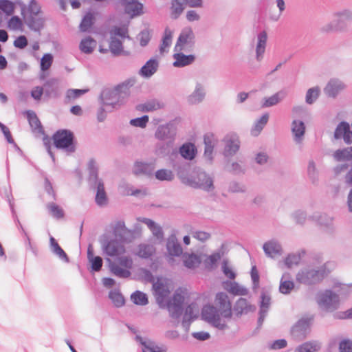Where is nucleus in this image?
I'll list each match as a JSON object with an SVG mask.
<instances>
[{"label":"nucleus","instance_id":"obj_39","mask_svg":"<svg viewBox=\"0 0 352 352\" xmlns=\"http://www.w3.org/2000/svg\"><path fill=\"white\" fill-rule=\"evenodd\" d=\"M91 186L97 188L95 199L96 203L100 206L106 204L107 201V198L103 182H99L98 183L91 185Z\"/></svg>","mask_w":352,"mask_h":352},{"label":"nucleus","instance_id":"obj_46","mask_svg":"<svg viewBox=\"0 0 352 352\" xmlns=\"http://www.w3.org/2000/svg\"><path fill=\"white\" fill-rule=\"evenodd\" d=\"M305 254V251L302 250L298 253L289 254L285 258L284 263L288 267L290 268L293 265H297L300 262L302 256Z\"/></svg>","mask_w":352,"mask_h":352},{"label":"nucleus","instance_id":"obj_40","mask_svg":"<svg viewBox=\"0 0 352 352\" xmlns=\"http://www.w3.org/2000/svg\"><path fill=\"white\" fill-rule=\"evenodd\" d=\"M194 319L195 317L193 316V307L192 305H189L185 309L182 321V326L186 333L188 332L190 324L194 320Z\"/></svg>","mask_w":352,"mask_h":352},{"label":"nucleus","instance_id":"obj_23","mask_svg":"<svg viewBox=\"0 0 352 352\" xmlns=\"http://www.w3.org/2000/svg\"><path fill=\"white\" fill-rule=\"evenodd\" d=\"M113 234L121 242L130 241L131 232L129 230L123 221H118L113 228Z\"/></svg>","mask_w":352,"mask_h":352},{"label":"nucleus","instance_id":"obj_37","mask_svg":"<svg viewBox=\"0 0 352 352\" xmlns=\"http://www.w3.org/2000/svg\"><path fill=\"white\" fill-rule=\"evenodd\" d=\"M50 243L52 252L56 255L60 260L65 261V263H69V258L67 254L53 236H50Z\"/></svg>","mask_w":352,"mask_h":352},{"label":"nucleus","instance_id":"obj_58","mask_svg":"<svg viewBox=\"0 0 352 352\" xmlns=\"http://www.w3.org/2000/svg\"><path fill=\"white\" fill-rule=\"evenodd\" d=\"M54 57L53 55L50 53L44 54L40 61V68L41 72H46L48 70L52 63H53Z\"/></svg>","mask_w":352,"mask_h":352},{"label":"nucleus","instance_id":"obj_33","mask_svg":"<svg viewBox=\"0 0 352 352\" xmlns=\"http://www.w3.org/2000/svg\"><path fill=\"white\" fill-rule=\"evenodd\" d=\"M223 288L233 295L245 296L248 294V289L240 286L236 282L229 280L223 283Z\"/></svg>","mask_w":352,"mask_h":352},{"label":"nucleus","instance_id":"obj_7","mask_svg":"<svg viewBox=\"0 0 352 352\" xmlns=\"http://www.w3.org/2000/svg\"><path fill=\"white\" fill-rule=\"evenodd\" d=\"M219 309L211 305H204L201 311L202 318L219 330H225L228 328L226 321L219 316Z\"/></svg>","mask_w":352,"mask_h":352},{"label":"nucleus","instance_id":"obj_3","mask_svg":"<svg viewBox=\"0 0 352 352\" xmlns=\"http://www.w3.org/2000/svg\"><path fill=\"white\" fill-rule=\"evenodd\" d=\"M328 273L325 265L317 269L305 267L296 274V280L301 284L312 285L322 280Z\"/></svg>","mask_w":352,"mask_h":352},{"label":"nucleus","instance_id":"obj_22","mask_svg":"<svg viewBox=\"0 0 352 352\" xmlns=\"http://www.w3.org/2000/svg\"><path fill=\"white\" fill-rule=\"evenodd\" d=\"M263 249L266 256L270 258L280 256L282 254V247L275 239L265 242L263 245Z\"/></svg>","mask_w":352,"mask_h":352},{"label":"nucleus","instance_id":"obj_63","mask_svg":"<svg viewBox=\"0 0 352 352\" xmlns=\"http://www.w3.org/2000/svg\"><path fill=\"white\" fill-rule=\"evenodd\" d=\"M23 22L18 16H12L8 21V28L14 31L22 29Z\"/></svg>","mask_w":352,"mask_h":352},{"label":"nucleus","instance_id":"obj_14","mask_svg":"<svg viewBox=\"0 0 352 352\" xmlns=\"http://www.w3.org/2000/svg\"><path fill=\"white\" fill-rule=\"evenodd\" d=\"M172 166L174 170L176 171L181 182L184 184L187 185L191 178V175H189V171L190 170V164L184 162L182 160H179L177 161H173Z\"/></svg>","mask_w":352,"mask_h":352},{"label":"nucleus","instance_id":"obj_57","mask_svg":"<svg viewBox=\"0 0 352 352\" xmlns=\"http://www.w3.org/2000/svg\"><path fill=\"white\" fill-rule=\"evenodd\" d=\"M94 15L91 12H87L82 19V21L80 24V30L81 32H87L89 28L94 24Z\"/></svg>","mask_w":352,"mask_h":352},{"label":"nucleus","instance_id":"obj_61","mask_svg":"<svg viewBox=\"0 0 352 352\" xmlns=\"http://www.w3.org/2000/svg\"><path fill=\"white\" fill-rule=\"evenodd\" d=\"M155 177L160 181H168L170 182L174 179V175L173 172L167 169H160L155 172Z\"/></svg>","mask_w":352,"mask_h":352},{"label":"nucleus","instance_id":"obj_32","mask_svg":"<svg viewBox=\"0 0 352 352\" xmlns=\"http://www.w3.org/2000/svg\"><path fill=\"white\" fill-rule=\"evenodd\" d=\"M133 173L135 175H144L151 176L154 171V166L151 163L136 162L133 167Z\"/></svg>","mask_w":352,"mask_h":352},{"label":"nucleus","instance_id":"obj_12","mask_svg":"<svg viewBox=\"0 0 352 352\" xmlns=\"http://www.w3.org/2000/svg\"><path fill=\"white\" fill-rule=\"evenodd\" d=\"M310 322L309 318H302L298 320L291 329L292 338L297 341L305 339L309 332Z\"/></svg>","mask_w":352,"mask_h":352},{"label":"nucleus","instance_id":"obj_24","mask_svg":"<svg viewBox=\"0 0 352 352\" xmlns=\"http://www.w3.org/2000/svg\"><path fill=\"white\" fill-rule=\"evenodd\" d=\"M175 53L173 54V58L175 61L173 63V65L175 67H184L188 65H191L195 60V55L188 54L186 55L183 53V52H175Z\"/></svg>","mask_w":352,"mask_h":352},{"label":"nucleus","instance_id":"obj_20","mask_svg":"<svg viewBox=\"0 0 352 352\" xmlns=\"http://www.w3.org/2000/svg\"><path fill=\"white\" fill-rule=\"evenodd\" d=\"M305 124L302 121L298 120L292 121L291 130L294 136V141L296 144H302L305 133Z\"/></svg>","mask_w":352,"mask_h":352},{"label":"nucleus","instance_id":"obj_59","mask_svg":"<svg viewBox=\"0 0 352 352\" xmlns=\"http://www.w3.org/2000/svg\"><path fill=\"white\" fill-rule=\"evenodd\" d=\"M320 89L318 87H314L307 90L305 101L307 104H313L319 97Z\"/></svg>","mask_w":352,"mask_h":352},{"label":"nucleus","instance_id":"obj_2","mask_svg":"<svg viewBox=\"0 0 352 352\" xmlns=\"http://www.w3.org/2000/svg\"><path fill=\"white\" fill-rule=\"evenodd\" d=\"M352 23V10L340 9L333 14V20L320 28L324 33L343 32L346 30L349 23Z\"/></svg>","mask_w":352,"mask_h":352},{"label":"nucleus","instance_id":"obj_5","mask_svg":"<svg viewBox=\"0 0 352 352\" xmlns=\"http://www.w3.org/2000/svg\"><path fill=\"white\" fill-rule=\"evenodd\" d=\"M187 186L211 192L214 189L213 178L200 168H195Z\"/></svg>","mask_w":352,"mask_h":352},{"label":"nucleus","instance_id":"obj_43","mask_svg":"<svg viewBox=\"0 0 352 352\" xmlns=\"http://www.w3.org/2000/svg\"><path fill=\"white\" fill-rule=\"evenodd\" d=\"M321 348L320 344L317 341H309L297 346L295 352H317Z\"/></svg>","mask_w":352,"mask_h":352},{"label":"nucleus","instance_id":"obj_27","mask_svg":"<svg viewBox=\"0 0 352 352\" xmlns=\"http://www.w3.org/2000/svg\"><path fill=\"white\" fill-rule=\"evenodd\" d=\"M25 23L31 30L40 33L44 27L45 19L39 14L27 16L25 17Z\"/></svg>","mask_w":352,"mask_h":352},{"label":"nucleus","instance_id":"obj_49","mask_svg":"<svg viewBox=\"0 0 352 352\" xmlns=\"http://www.w3.org/2000/svg\"><path fill=\"white\" fill-rule=\"evenodd\" d=\"M87 91V89H69L66 91L64 102L68 104L72 101L80 98Z\"/></svg>","mask_w":352,"mask_h":352},{"label":"nucleus","instance_id":"obj_31","mask_svg":"<svg viewBox=\"0 0 352 352\" xmlns=\"http://www.w3.org/2000/svg\"><path fill=\"white\" fill-rule=\"evenodd\" d=\"M25 114L32 130L35 133L44 134V129L35 112L31 110H28L25 111Z\"/></svg>","mask_w":352,"mask_h":352},{"label":"nucleus","instance_id":"obj_41","mask_svg":"<svg viewBox=\"0 0 352 352\" xmlns=\"http://www.w3.org/2000/svg\"><path fill=\"white\" fill-rule=\"evenodd\" d=\"M96 41L90 36L82 39L79 45L80 50L85 54H91L96 46Z\"/></svg>","mask_w":352,"mask_h":352},{"label":"nucleus","instance_id":"obj_45","mask_svg":"<svg viewBox=\"0 0 352 352\" xmlns=\"http://www.w3.org/2000/svg\"><path fill=\"white\" fill-rule=\"evenodd\" d=\"M1 194L2 196H3L7 201H8L12 214V217L14 219V222L17 224L18 228L21 229L22 231L24 232L23 228L21 225V223L19 221V219H18V217L16 215V211L14 210V203H13V197L10 193V192H8V190H5V192L3 193L2 191H1Z\"/></svg>","mask_w":352,"mask_h":352},{"label":"nucleus","instance_id":"obj_6","mask_svg":"<svg viewBox=\"0 0 352 352\" xmlns=\"http://www.w3.org/2000/svg\"><path fill=\"white\" fill-rule=\"evenodd\" d=\"M195 43V36L192 29L190 27L184 28L177 38L174 52H190L192 51Z\"/></svg>","mask_w":352,"mask_h":352},{"label":"nucleus","instance_id":"obj_35","mask_svg":"<svg viewBox=\"0 0 352 352\" xmlns=\"http://www.w3.org/2000/svg\"><path fill=\"white\" fill-rule=\"evenodd\" d=\"M285 96L283 91H278L270 97H265L262 100L261 107L268 108L278 104Z\"/></svg>","mask_w":352,"mask_h":352},{"label":"nucleus","instance_id":"obj_17","mask_svg":"<svg viewBox=\"0 0 352 352\" xmlns=\"http://www.w3.org/2000/svg\"><path fill=\"white\" fill-rule=\"evenodd\" d=\"M346 87L345 84L338 78H331L324 89V94L335 98Z\"/></svg>","mask_w":352,"mask_h":352},{"label":"nucleus","instance_id":"obj_1","mask_svg":"<svg viewBox=\"0 0 352 352\" xmlns=\"http://www.w3.org/2000/svg\"><path fill=\"white\" fill-rule=\"evenodd\" d=\"M153 288L156 301L160 307L166 308L168 311L170 317L177 320V322H179L184 312L183 304L185 300L181 291L179 289L176 290L173 294V297L166 301V299L170 293L168 289L163 283L160 282L153 283Z\"/></svg>","mask_w":352,"mask_h":352},{"label":"nucleus","instance_id":"obj_9","mask_svg":"<svg viewBox=\"0 0 352 352\" xmlns=\"http://www.w3.org/2000/svg\"><path fill=\"white\" fill-rule=\"evenodd\" d=\"M320 307L327 311H333L338 307L339 296L330 289L319 295L317 300Z\"/></svg>","mask_w":352,"mask_h":352},{"label":"nucleus","instance_id":"obj_19","mask_svg":"<svg viewBox=\"0 0 352 352\" xmlns=\"http://www.w3.org/2000/svg\"><path fill=\"white\" fill-rule=\"evenodd\" d=\"M166 250L168 256L174 257V256H179L183 253V250L181 246V244L178 241L175 234H170L166 241Z\"/></svg>","mask_w":352,"mask_h":352},{"label":"nucleus","instance_id":"obj_60","mask_svg":"<svg viewBox=\"0 0 352 352\" xmlns=\"http://www.w3.org/2000/svg\"><path fill=\"white\" fill-rule=\"evenodd\" d=\"M109 297L116 307H121L124 305V298L118 291H111Z\"/></svg>","mask_w":352,"mask_h":352},{"label":"nucleus","instance_id":"obj_54","mask_svg":"<svg viewBox=\"0 0 352 352\" xmlns=\"http://www.w3.org/2000/svg\"><path fill=\"white\" fill-rule=\"evenodd\" d=\"M269 119V114H263L255 123L253 129H252V134L254 136L258 135L263 130L265 124L267 123Z\"/></svg>","mask_w":352,"mask_h":352},{"label":"nucleus","instance_id":"obj_16","mask_svg":"<svg viewBox=\"0 0 352 352\" xmlns=\"http://www.w3.org/2000/svg\"><path fill=\"white\" fill-rule=\"evenodd\" d=\"M333 137L336 140L343 139L346 144H352V131L349 124L346 121L340 122L336 126Z\"/></svg>","mask_w":352,"mask_h":352},{"label":"nucleus","instance_id":"obj_36","mask_svg":"<svg viewBox=\"0 0 352 352\" xmlns=\"http://www.w3.org/2000/svg\"><path fill=\"white\" fill-rule=\"evenodd\" d=\"M290 274L284 273L280 280L279 292L283 294H289L294 288V283L289 280Z\"/></svg>","mask_w":352,"mask_h":352},{"label":"nucleus","instance_id":"obj_21","mask_svg":"<svg viewBox=\"0 0 352 352\" xmlns=\"http://www.w3.org/2000/svg\"><path fill=\"white\" fill-rule=\"evenodd\" d=\"M135 79L134 78H131L125 80L114 87L121 96L120 98H122L124 103H126L127 98L129 97L131 94L130 89L135 85Z\"/></svg>","mask_w":352,"mask_h":352},{"label":"nucleus","instance_id":"obj_26","mask_svg":"<svg viewBox=\"0 0 352 352\" xmlns=\"http://www.w3.org/2000/svg\"><path fill=\"white\" fill-rule=\"evenodd\" d=\"M267 40V34L265 31L260 32L257 35V43L256 46V59L260 62L263 58Z\"/></svg>","mask_w":352,"mask_h":352},{"label":"nucleus","instance_id":"obj_28","mask_svg":"<svg viewBox=\"0 0 352 352\" xmlns=\"http://www.w3.org/2000/svg\"><path fill=\"white\" fill-rule=\"evenodd\" d=\"M158 67V60L156 58H151L141 67L139 74L144 78H150L157 72Z\"/></svg>","mask_w":352,"mask_h":352},{"label":"nucleus","instance_id":"obj_11","mask_svg":"<svg viewBox=\"0 0 352 352\" xmlns=\"http://www.w3.org/2000/svg\"><path fill=\"white\" fill-rule=\"evenodd\" d=\"M214 302L223 318H231L232 315V304L227 294L218 292L216 294Z\"/></svg>","mask_w":352,"mask_h":352},{"label":"nucleus","instance_id":"obj_34","mask_svg":"<svg viewBox=\"0 0 352 352\" xmlns=\"http://www.w3.org/2000/svg\"><path fill=\"white\" fill-rule=\"evenodd\" d=\"M87 258L91 263V270L99 272L103 264L102 258L99 256L94 255V249L91 244H89L87 248Z\"/></svg>","mask_w":352,"mask_h":352},{"label":"nucleus","instance_id":"obj_38","mask_svg":"<svg viewBox=\"0 0 352 352\" xmlns=\"http://www.w3.org/2000/svg\"><path fill=\"white\" fill-rule=\"evenodd\" d=\"M89 170V182L90 185L102 182L98 178V166L94 159H91L87 165Z\"/></svg>","mask_w":352,"mask_h":352},{"label":"nucleus","instance_id":"obj_18","mask_svg":"<svg viewBox=\"0 0 352 352\" xmlns=\"http://www.w3.org/2000/svg\"><path fill=\"white\" fill-rule=\"evenodd\" d=\"M176 132L173 124H166L160 125L155 133V136L160 140H168L172 142L175 136Z\"/></svg>","mask_w":352,"mask_h":352},{"label":"nucleus","instance_id":"obj_50","mask_svg":"<svg viewBox=\"0 0 352 352\" xmlns=\"http://www.w3.org/2000/svg\"><path fill=\"white\" fill-rule=\"evenodd\" d=\"M173 32L167 27L164 30V36L162 39V43L160 46L161 54L165 52L166 48H168L172 43Z\"/></svg>","mask_w":352,"mask_h":352},{"label":"nucleus","instance_id":"obj_44","mask_svg":"<svg viewBox=\"0 0 352 352\" xmlns=\"http://www.w3.org/2000/svg\"><path fill=\"white\" fill-rule=\"evenodd\" d=\"M107 261L109 263V267L111 272L115 276L119 278H128L131 275V272L129 270L124 269L111 262L110 258H107Z\"/></svg>","mask_w":352,"mask_h":352},{"label":"nucleus","instance_id":"obj_8","mask_svg":"<svg viewBox=\"0 0 352 352\" xmlns=\"http://www.w3.org/2000/svg\"><path fill=\"white\" fill-rule=\"evenodd\" d=\"M118 91L113 89H104L100 95L101 104L106 107L109 111L120 108L124 103Z\"/></svg>","mask_w":352,"mask_h":352},{"label":"nucleus","instance_id":"obj_4","mask_svg":"<svg viewBox=\"0 0 352 352\" xmlns=\"http://www.w3.org/2000/svg\"><path fill=\"white\" fill-rule=\"evenodd\" d=\"M54 146L68 153L76 151V142L74 133L69 129H59L52 135Z\"/></svg>","mask_w":352,"mask_h":352},{"label":"nucleus","instance_id":"obj_13","mask_svg":"<svg viewBox=\"0 0 352 352\" xmlns=\"http://www.w3.org/2000/svg\"><path fill=\"white\" fill-rule=\"evenodd\" d=\"M102 246L104 253L109 256H118L124 252V245L116 239H103Z\"/></svg>","mask_w":352,"mask_h":352},{"label":"nucleus","instance_id":"obj_10","mask_svg":"<svg viewBox=\"0 0 352 352\" xmlns=\"http://www.w3.org/2000/svg\"><path fill=\"white\" fill-rule=\"evenodd\" d=\"M224 148L223 154L225 157L234 156L240 148V140L239 136L234 133H228L223 139Z\"/></svg>","mask_w":352,"mask_h":352},{"label":"nucleus","instance_id":"obj_25","mask_svg":"<svg viewBox=\"0 0 352 352\" xmlns=\"http://www.w3.org/2000/svg\"><path fill=\"white\" fill-rule=\"evenodd\" d=\"M256 307L249 303L247 299L240 298L234 304L233 310L235 314L239 317L243 314H247L253 312Z\"/></svg>","mask_w":352,"mask_h":352},{"label":"nucleus","instance_id":"obj_15","mask_svg":"<svg viewBox=\"0 0 352 352\" xmlns=\"http://www.w3.org/2000/svg\"><path fill=\"white\" fill-rule=\"evenodd\" d=\"M120 3L124 8V12L131 19L140 16L144 13V6L138 0H122Z\"/></svg>","mask_w":352,"mask_h":352},{"label":"nucleus","instance_id":"obj_56","mask_svg":"<svg viewBox=\"0 0 352 352\" xmlns=\"http://www.w3.org/2000/svg\"><path fill=\"white\" fill-rule=\"evenodd\" d=\"M46 206L50 214L53 217L56 219H61L64 217L65 213L63 208L54 202L48 203Z\"/></svg>","mask_w":352,"mask_h":352},{"label":"nucleus","instance_id":"obj_42","mask_svg":"<svg viewBox=\"0 0 352 352\" xmlns=\"http://www.w3.org/2000/svg\"><path fill=\"white\" fill-rule=\"evenodd\" d=\"M165 104L163 102L157 99L150 100L144 104L139 106V109L142 111L149 112L163 109Z\"/></svg>","mask_w":352,"mask_h":352},{"label":"nucleus","instance_id":"obj_48","mask_svg":"<svg viewBox=\"0 0 352 352\" xmlns=\"http://www.w3.org/2000/svg\"><path fill=\"white\" fill-rule=\"evenodd\" d=\"M155 252V248L153 245L140 244L138 246V255L143 258H148Z\"/></svg>","mask_w":352,"mask_h":352},{"label":"nucleus","instance_id":"obj_53","mask_svg":"<svg viewBox=\"0 0 352 352\" xmlns=\"http://www.w3.org/2000/svg\"><path fill=\"white\" fill-rule=\"evenodd\" d=\"M109 49L114 56H118L123 50L122 42L115 36H111L109 42Z\"/></svg>","mask_w":352,"mask_h":352},{"label":"nucleus","instance_id":"obj_51","mask_svg":"<svg viewBox=\"0 0 352 352\" xmlns=\"http://www.w3.org/2000/svg\"><path fill=\"white\" fill-rule=\"evenodd\" d=\"M333 157L337 161L352 160V146L336 150L333 153Z\"/></svg>","mask_w":352,"mask_h":352},{"label":"nucleus","instance_id":"obj_55","mask_svg":"<svg viewBox=\"0 0 352 352\" xmlns=\"http://www.w3.org/2000/svg\"><path fill=\"white\" fill-rule=\"evenodd\" d=\"M186 0H172V17L177 19L183 12Z\"/></svg>","mask_w":352,"mask_h":352},{"label":"nucleus","instance_id":"obj_47","mask_svg":"<svg viewBox=\"0 0 352 352\" xmlns=\"http://www.w3.org/2000/svg\"><path fill=\"white\" fill-rule=\"evenodd\" d=\"M131 299L137 305L144 306L148 303V299L146 294L137 290L131 294Z\"/></svg>","mask_w":352,"mask_h":352},{"label":"nucleus","instance_id":"obj_62","mask_svg":"<svg viewBox=\"0 0 352 352\" xmlns=\"http://www.w3.org/2000/svg\"><path fill=\"white\" fill-rule=\"evenodd\" d=\"M111 36H120L122 38H129L128 36V28L126 26H113L110 30Z\"/></svg>","mask_w":352,"mask_h":352},{"label":"nucleus","instance_id":"obj_30","mask_svg":"<svg viewBox=\"0 0 352 352\" xmlns=\"http://www.w3.org/2000/svg\"><path fill=\"white\" fill-rule=\"evenodd\" d=\"M179 152L184 159L192 160L197 155V149L194 144L186 142L179 147Z\"/></svg>","mask_w":352,"mask_h":352},{"label":"nucleus","instance_id":"obj_29","mask_svg":"<svg viewBox=\"0 0 352 352\" xmlns=\"http://www.w3.org/2000/svg\"><path fill=\"white\" fill-rule=\"evenodd\" d=\"M206 96V91L201 83H197L195 90L188 97V102L191 104H197L201 102Z\"/></svg>","mask_w":352,"mask_h":352},{"label":"nucleus","instance_id":"obj_64","mask_svg":"<svg viewBox=\"0 0 352 352\" xmlns=\"http://www.w3.org/2000/svg\"><path fill=\"white\" fill-rule=\"evenodd\" d=\"M339 352H352V340L345 338L339 342Z\"/></svg>","mask_w":352,"mask_h":352},{"label":"nucleus","instance_id":"obj_52","mask_svg":"<svg viewBox=\"0 0 352 352\" xmlns=\"http://www.w3.org/2000/svg\"><path fill=\"white\" fill-rule=\"evenodd\" d=\"M201 263V259L195 254H188L184 257V265L188 269H195Z\"/></svg>","mask_w":352,"mask_h":352}]
</instances>
